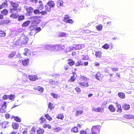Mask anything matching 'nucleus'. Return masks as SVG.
Returning a JSON list of instances; mask_svg holds the SVG:
<instances>
[{
	"label": "nucleus",
	"mask_w": 134,
	"mask_h": 134,
	"mask_svg": "<svg viewBox=\"0 0 134 134\" xmlns=\"http://www.w3.org/2000/svg\"><path fill=\"white\" fill-rule=\"evenodd\" d=\"M116 107H117V109L116 111L119 113L122 112V109L121 107V105L118 104V103H116Z\"/></svg>",
	"instance_id": "4be33fe9"
},
{
	"label": "nucleus",
	"mask_w": 134,
	"mask_h": 134,
	"mask_svg": "<svg viewBox=\"0 0 134 134\" xmlns=\"http://www.w3.org/2000/svg\"><path fill=\"white\" fill-rule=\"evenodd\" d=\"M13 45L16 46H18L19 44V40L14 41L13 42Z\"/></svg>",
	"instance_id": "8fccbe9b"
},
{
	"label": "nucleus",
	"mask_w": 134,
	"mask_h": 134,
	"mask_svg": "<svg viewBox=\"0 0 134 134\" xmlns=\"http://www.w3.org/2000/svg\"><path fill=\"white\" fill-rule=\"evenodd\" d=\"M3 99L4 100H6L8 99V96L5 94L2 97Z\"/></svg>",
	"instance_id": "0e129e2a"
},
{
	"label": "nucleus",
	"mask_w": 134,
	"mask_h": 134,
	"mask_svg": "<svg viewBox=\"0 0 134 134\" xmlns=\"http://www.w3.org/2000/svg\"><path fill=\"white\" fill-rule=\"evenodd\" d=\"M29 80L32 81H35L38 79V78L36 75H30L29 76Z\"/></svg>",
	"instance_id": "9b49d317"
},
{
	"label": "nucleus",
	"mask_w": 134,
	"mask_h": 134,
	"mask_svg": "<svg viewBox=\"0 0 134 134\" xmlns=\"http://www.w3.org/2000/svg\"><path fill=\"white\" fill-rule=\"evenodd\" d=\"M36 128L35 127H33L30 131L31 134H35L36 133Z\"/></svg>",
	"instance_id": "c756f323"
},
{
	"label": "nucleus",
	"mask_w": 134,
	"mask_h": 134,
	"mask_svg": "<svg viewBox=\"0 0 134 134\" xmlns=\"http://www.w3.org/2000/svg\"><path fill=\"white\" fill-rule=\"evenodd\" d=\"M10 134H19L18 131H13L10 133Z\"/></svg>",
	"instance_id": "774afa93"
},
{
	"label": "nucleus",
	"mask_w": 134,
	"mask_h": 134,
	"mask_svg": "<svg viewBox=\"0 0 134 134\" xmlns=\"http://www.w3.org/2000/svg\"><path fill=\"white\" fill-rule=\"evenodd\" d=\"M15 98V96L14 95L10 94L8 96V98L10 100H14Z\"/></svg>",
	"instance_id": "a18cd8bd"
},
{
	"label": "nucleus",
	"mask_w": 134,
	"mask_h": 134,
	"mask_svg": "<svg viewBox=\"0 0 134 134\" xmlns=\"http://www.w3.org/2000/svg\"><path fill=\"white\" fill-rule=\"evenodd\" d=\"M7 3L8 2L7 1H5V2H3L2 4L0 5V9H1L3 8L7 7L8 5Z\"/></svg>",
	"instance_id": "6ab92c4d"
},
{
	"label": "nucleus",
	"mask_w": 134,
	"mask_h": 134,
	"mask_svg": "<svg viewBox=\"0 0 134 134\" xmlns=\"http://www.w3.org/2000/svg\"><path fill=\"white\" fill-rule=\"evenodd\" d=\"M40 16H34L30 17V19L33 20L32 22L33 24H37L39 23L40 21Z\"/></svg>",
	"instance_id": "20e7f679"
},
{
	"label": "nucleus",
	"mask_w": 134,
	"mask_h": 134,
	"mask_svg": "<svg viewBox=\"0 0 134 134\" xmlns=\"http://www.w3.org/2000/svg\"><path fill=\"white\" fill-rule=\"evenodd\" d=\"M12 126L13 129L17 130L18 129L19 125L18 123L14 122L13 123Z\"/></svg>",
	"instance_id": "dca6fc26"
},
{
	"label": "nucleus",
	"mask_w": 134,
	"mask_h": 134,
	"mask_svg": "<svg viewBox=\"0 0 134 134\" xmlns=\"http://www.w3.org/2000/svg\"><path fill=\"white\" fill-rule=\"evenodd\" d=\"M71 131L74 133H77L79 131L78 128L76 126L72 128Z\"/></svg>",
	"instance_id": "2f4dec72"
},
{
	"label": "nucleus",
	"mask_w": 134,
	"mask_h": 134,
	"mask_svg": "<svg viewBox=\"0 0 134 134\" xmlns=\"http://www.w3.org/2000/svg\"><path fill=\"white\" fill-rule=\"evenodd\" d=\"M41 123H43L46 120V119L43 118V116L41 117L40 118Z\"/></svg>",
	"instance_id": "bf43d9fd"
},
{
	"label": "nucleus",
	"mask_w": 134,
	"mask_h": 134,
	"mask_svg": "<svg viewBox=\"0 0 134 134\" xmlns=\"http://www.w3.org/2000/svg\"><path fill=\"white\" fill-rule=\"evenodd\" d=\"M72 73L73 75L68 80V81L69 82H74L76 79V77L75 76L76 75V74L74 72H72Z\"/></svg>",
	"instance_id": "9d476101"
},
{
	"label": "nucleus",
	"mask_w": 134,
	"mask_h": 134,
	"mask_svg": "<svg viewBox=\"0 0 134 134\" xmlns=\"http://www.w3.org/2000/svg\"><path fill=\"white\" fill-rule=\"evenodd\" d=\"M25 52L24 53V54L25 55L29 56L30 55V51L27 48L25 49Z\"/></svg>",
	"instance_id": "393cba45"
},
{
	"label": "nucleus",
	"mask_w": 134,
	"mask_h": 134,
	"mask_svg": "<svg viewBox=\"0 0 134 134\" xmlns=\"http://www.w3.org/2000/svg\"><path fill=\"white\" fill-rule=\"evenodd\" d=\"M102 48L105 49H108L110 48V45L107 43H105L102 47Z\"/></svg>",
	"instance_id": "c85d7f7f"
},
{
	"label": "nucleus",
	"mask_w": 134,
	"mask_h": 134,
	"mask_svg": "<svg viewBox=\"0 0 134 134\" xmlns=\"http://www.w3.org/2000/svg\"><path fill=\"white\" fill-rule=\"evenodd\" d=\"M69 16L66 14L64 15L63 21L66 23H69L70 24H72L74 23V21L72 19H70Z\"/></svg>",
	"instance_id": "7ed1b4c3"
},
{
	"label": "nucleus",
	"mask_w": 134,
	"mask_h": 134,
	"mask_svg": "<svg viewBox=\"0 0 134 134\" xmlns=\"http://www.w3.org/2000/svg\"><path fill=\"white\" fill-rule=\"evenodd\" d=\"M47 47H49L51 48V49L52 51H53L55 52H56L59 50V48L58 45L57 44L55 45L54 46H52L51 47H50L49 46H47Z\"/></svg>",
	"instance_id": "f8f14e48"
},
{
	"label": "nucleus",
	"mask_w": 134,
	"mask_h": 134,
	"mask_svg": "<svg viewBox=\"0 0 134 134\" xmlns=\"http://www.w3.org/2000/svg\"><path fill=\"white\" fill-rule=\"evenodd\" d=\"M6 102L3 101V100H0V107L2 108L4 107L6 108L7 107Z\"/></svg>",
	"instance_id": "ddd939ff"
},
{
	"label": "nucleus",
	"mask_w": 134,
	"mask_h": 134,
	"mask_svg": "<svg viewBox=\"0 0 134 134\" xmlns=\"http://www.w3.org/2000/svg\"><path fill=\"white\" fill-rule=\"evenodd\" d=\"M53 130L54 132H58L61 131L62 129L60 127H57L53 128Z\"/></svg>",
	"instance_id": "58836bf2"
},
{
	"label": "nucleus",
	"mask_w": 134,
	"mask_h": 134,
	"mask_svg": "<svg viewBox=\"0 0 134 134\" xmlns=\"http://www.w3.org/2000/svg\"><path fill=\"white\" fill-rule=\"evenodd\" d=\"M41 30V28L40 27H38L35 28V31L37 32H38Z\"/></svg>",
	"instance_id": "052dcab7"
},
{
	"label": "nucleus",
	"mask_w": 134,
	"mask_h": 134,
	"mask_svg": "<svg viewBox=\"0 0 134 134\" xmlns=\"http://www.w3.org/2000/svg\"><path fill=\"white\" fill-rule=\"evenodd\" d=\"M1 13L4 15L7 14L8 12V11L7 9H4L1 12Z\"/></svg>",
	"instance_id": "5fc2aeb1"
},
{
	"label": "nucleus",
	"mask_w": 134,
	"mask_h": 134,
	"mask_svg": "<svg viewBox=\"0 0 134 134\" xmlns=\"http://www.w3.org/2000/svg\"><path fill=\"white\" fill-rule=\"evenodd\" d=\"M118 96L121 99H124L125 98V93L122 92H119L118 93Z\"/></svg>",
	"instance_id": "bb28decb"
},
{
	"label": "nucleus",
	"mask_w": 134,
	"mask_h": 134,
	"mask_svg": "<svg viewBox=\"0 0 134 134\" xmlns=\"http://www.w3.org/2000/svg\"><path fill=\"white\" fill-rule=\"evenodd\" d=\"M39 3L40 5H39V7H38V9H36L34 10L33 12L36 15L40 14H41L42 15H43L42 11L41 12L39 9L40 10H42L44 8V5L42 1H39Z\"/></svg>",
	"instance_id": "f03ea898"
},
{
	"label": "nucleus",
	"mask_w": 134,
	"mask_h": 134,
	"mask_svg": "<svg viewBox=\"0 0 134 134\" xmlns=\"http://www.w3.org/2000/svg\"><path fill=\"white\" fill-rule=\"evenodd\" d=\"M5 35V32L1 30H0V37H4Z\"/></svg>",
	"instance_id": "79ce46f5"
},
{
	"label": "nucleus",
	"mask_w": 134,
	"mask_h": 134,
	"mask_svg": "<svg viewBox=\"0 0 134 134\" xmlns=\"http://www.w3.org/2000/svg\"><path fill=\"white\" fill-rule=\"evenodd\" d=\"M9 122L8 121H5L3 122L2 124V126L4 127H6L8 126Z\"/></svg>",
	"instance_id": "c03bdc74"
},
{
	"label": "nucleus",
	"mask_w": 134,
	"mask_h": 134,
	"mask_svg": "<svg viewBox=\"0 0 134 134\" xmlns=\"http://www.w3.org/2000/svg\"><path fill=\"white\" fill-rule=\"evenodd\" d=\"M80 79L81 81H85L88 80V78L84 76H81L80 77Z\"/></svg>",
	"instance_id": "c9c22d12"
},
{
	"label": "nucleus",
	"mask_w": 134,
	"mask_h": 134,
	"mask_svg": "<svg viewBox=\"0 0 134 134\" xmlns=\"http://www.w3.org/2000/svg\"><path fill=\"white\" fill-rule=\"evenodd\" d=\"M30 23V21L27 20L24 22L22 24V26L23 27H26L28 26Z\"/></svg>",
	"instance_id": "412c9836"
},
{
	"label": "nucleus",
	"mask_w": 134,
	"mask_h": 134,
	"mask_svg": "<svg viewBox=\"0 0 134 134\" xmlns=\"http://www.w3.org/2000/svg\"><path fill=\"white\" fill-rule=\"evenodd\" d=\"M83 112L82 110H77L76 111L75 115L76 116H79L82 114Z\"/></svg>",
	"instance_id": "e433bc0d"
},
{
	"label": "nucleus",
	"mask_w": 134,
	"mask_h": 134,
	"mask_svg": "<svg viewBox=\"0 0 134 134\" xmlns=\"http://www.w3.org/2000/svg\"><path fill=\"white\" fill-rule=\"evenodd\" d=\"M75 89L77 93H79L81 91V89L79 87H76L75 88Z\"/></svg>",
	"instance_id": "6e6d98bb"
},
{
	"label": "nucleus",
	"mask_w": 134,
	"mask_h": 134,
	"mask_svg": "<svg viewBox=\"0 0 134 134\" xmlns=\"http://www.w3.org/2000/svg\"><path fill=\"white\" fill-rule=\"evenodd\" d=\"M44 116L49 121H50L52 119V118L48 114H46Z\"/></svg>",
	"instance_id": "de8ad7c7"
},
{
	"label": "nucleus",
	"mask_w": 134,
	"mask_h": 134,
	"mask_svg": "<svg viewBox=\"0 0 134 134\" xmlns=\"http://www.w3.org/2000/svg\"><path fill=\"white\" fill-rule=\"evenodd\" d=\"M105 76H107L108 75H109L110 77L112 76V74H109V73L107 71H106L105 73Z\"/></svg>",
	"instance_id": "338daca9"
},
{
	"label": "nucleus",
	"mask_w": 134,
	"mask_h": 134,
	"mask_svg": "<svg viewBox=\"0 0 134 134\" xmlns=\"http://www.w3.org/2000/svg\"><path fill=\"white\" fill-rule=\"evenodd\" d=\"M48 107L50 110H52L54 108L55 106L52 103L49 102L48 105Z\"/></svg>",
	"instance_id": "7c9ffc66"
},
{
	"label": "nucleus",
	"mask_w": 134,
	"mask_h": 134,
	"mask_svg": "<svg viewBox=\"0 0 134 134\" xmlns=\"http://www.w3.org/2000/svg\"><path fill=\"white\" fill-rule=\"evenodd\" d=\"M47 4L51 8H53L55 5V4L54 2L52 1H49L47 3Z\"/></svg>",
	"instance_id": "a211bd4d"
},
{
	"label": "nucleus",
	"mask_w": 134,
	"mask_h": 134,
	"mask_svg": "<svg viewBox=\"0 0 134 134\" xmlns=\"http://www.w3.org/2000/svg\"><path fill=\"white\" fill-rule=\"evenodd\" d=\"M59 50L60 51L62 49H64L65 46L64 45H58Z\"/></svg>",
	"instance_id": "864d4df0"
},
{
	"label": "nucleus",
	"mask_w": 134,
	"mask_h": 134,
	"mask_svg": "<svg viewBox=\"0 0 134 134\" xmlns=\"http://www.w3.org/2000/svg\"><path fill=\"white\" fill-rule=\"evenodd\" d=\"M45 10L42 11L43 15L47 14L48 12H50L51 10V8L49 6L46 5L45 6Z\"/></svg>",
	"instance_id": "0eeeda50"
},
{
	"label": "nucleus",
	"mask_w": 134,
	"mask_h": 134,
	"mask_svg": "<svg viewBox=\"0 0 134 134\" xmlns=\"http://www.w3.org/2000/svg\"><path fill=\"white\" fill-rule=\"evenodd\" d=\"M18 16V15L16 13H12L10 15V17L13 19H16Z\"/></svg>",
	"instance_id": "4c0bfd02"
},
{
	"label": "nucleus",
	"mask_w": 134,
	"mask_h": 134,
	"mask_svg": "<svg viewBox=\"0 0 134 134\" xmlns=\"http://www.w3.org/2000/svg\"><path fill=\"white\" fill-rule=\"evenodd\" d=\"M122 108L125 110H127L129 109L130 108V106L129 105L126 103L123 104L122 106Z\"/></svg>",
	"instance_id": "a878e982"
},
{
	"label": "nucleus",
	"mask_w": 134,
	"mask_h": 134,
	"mask_svg": "<svg viewBox=\"0 0 134 134\" xmlns=\"http://www.w3.org/2000/svg\"><path fill=\"white\" fill-rule=\"evenodd\" d=\"M74 48L76 50L81 49V45L80 44L76 45H75Z\"/></svg>",
	"instance_id": "37998d69"
},
{
	"label": "nucleus",
	"mask_w": 134,
	"mask_h": 134,
	"mask_svg": "<svg viewBox=\"0 0 134 134\" xmlns=\"http://www.w3.org/2000/svg\"><path fill=\"white\" fill-rule=\"evenodd\" d=\"M95 56L97 58H101L102 57V52L101 51H98L95 52Z\"/></svg>",
	"instance_id": "f3484780"
},
{
	"label": "nucleus",
	"mask_w": 134,
	"mask_h": 134,
	"mask_svg": "<svg viewBox=\"0 0 134 134\" xmlns=\"http://www.w3.org/2000/svg\"><path fill=\"white\" fill-rule=\"evenodd\" d=\"M51 95L54 98H57L58 97H59V96L57 94H54L53 93H51Z\"/></svg>",
	"instance_id": "13d9d810"
},
{
	"label": "nucleus",
	"mask_w": 134,
	"mask_h": 134,
	"mask_svg": "<svg viewBox=\"0 0 134 134\" xmlns=\"http://www.w3.org/2000/svg\"><path fill=\"white\" fill-rule=\"evenodd\" d=\"M43 127L44 128H48L49 129H51L52 127L50 125L48 124H44L43 125Z\"/></svg>",
	"instance_id": "3c124183"
},
{
	"label": "nucleus",
	"mask_w": 134,
	"mask_h": 134,
	"mask_svg": "<svg viewBox=\"0 0 134 134\" xmlns=\"http://www.w3.org/2000/svg\"><path fill=\"white\" fill-rule=\"evenodd\" d=\"M100 130V126L99 125H96L92 126L90 130L87 129L85 130H82L80 131V134H99Z\"/></svg>",
	"instance_id": "f257e3e1"
},
{
	"label": "nucleus",
	"mask_w": 134,
	"mask_h": 134,
	"mask_svg": "<svg viewBox=\"0 0 134 134\" xmlns=\"http://www.w3.org/2000/svg\"><path fill=\"white\" fill-rule=\"evenodd\" d=\"M65 36H66V34L63 32H60L58 35L59 37H62Z\"/></svg>",
	"instance_id": "603ef678"
},
{
	"label": "nucleus",
	"mask_w": 134,
	"mask_h": 134,
	"mask_svg": "<svg viewBox=\"0 0 134 134\" xmlns=\"http://www.w3.org/2000/svg\"><path fill=\"white\" fill-rule=\"evenodd\" d=\"M103 109L101 107H99L97 108H93L92 109V110L93 111L99 112L102 111Z\"/></svg>",
	"instance_id": "b1692460"
},
{
	"label": "nucleus",
	"mask_w": 134,
	"mask_h": 134,
	"mask_svg": "<svg viewBox=\"0 0 134 134\" xmlns=\"http://www.w3.org/2000/svg\"><path fill=\"white\" fill-rule=\"evenodd\" d=\"M14 120L18 122H20L21 121V118L18 116H16L15 117Z\"/></svg>",
	"instance_id": "49530a36"
},
{
	"label": "nucleus",
	"mask_w": 134,
	"mask_h": 134,
	"mask_svg": "<svg viewBox=\"0 0 134 134\" xmlns=\"http://www.w3.org/2000/svg\"><path fill=\"white\" fill-rule=\"evenodd\" d=\"M96 29L98 31H100L102 30L103 28V26L102 24H100L96 26Z\"/></svg>",
	"instance_id": "473e14b6"
},
{
	"label": "nucleus",
	"mask_w": 134,
	"mask_h": 134,
	"mask_svg": "<svg viewBox=\"0 0 134 134\" xmlns=\"http://www.w3.org/2000/svg\"><path fill=\"white\" fill-rule=\"evenodd\" d=\"M67 61L68 62V64L71 66L74 65L75 63L73 59L71 58L68 59Z\"/></svg>",
	"instance_id": "2eb2a0df"
},
{
	"label": "nucleus",
	"mask_w": 134,
	"mask_h": 134,
	"mask_svg": "<svg viewBox=\"0 0 134 134\" xmlns=\"http://www.w3.org/2000/svg\"><path fill=\"white\" fill-rule=\"evenodd\" d=\"M44 130L40 128L38 129L37 131V134H43L44 132Z\"/></svg>",
	"instance_id": "72a5a7b5"
},
{
	"label": "nucleus",
	"mask_w": 134,
	"mask_h": 134,
	"mask_svg": "<svg viewBox=\"0 0 134 134\" xmlns=\"http://www.w3.org/2000/svg\"><path fill=\"white\" fill-rule=\"evenodd\" d=\"M78 83L80 86H82L85 87H88L89 86V84L87 81H85L84 82H78Z\"/></svg>",
	"instance_id": "6e6552de"
},
{
	"label": "nucleus",
	"mask_w": 134,
	"mask_h": 134,
	"mask_svg": "<svg viewBox=\"0 0 134 134\" xmlns=\"http://www.w3.org/2000/svg\"><path fill=\"white\" fill-rule=\"evenodd\" d=\"M28 40V38L26 36H24L22 40V43L23 44L25 45L27 43Z\"/></svg>",
	"instance_id": "cd10ccee"
},
{
	"label": "nucleus",
	"mask_w": 134,
	"mask_h": 134,
	"mask_svg": "<svg viewBox=\"0 0 134 134\" xmlns=\"http://www.w3.org/2000/svg\"><path fill=\"white\" fill-rule=\"evenodd\" d=\"M25 16L23 15H21L18 17V20L20 21L23 20L25 19Z\"/></svg>",
	"instance_id": "ea45409f"
},
{
	"label": "nucleus",
	"mask_w": 134,
	"mask_h": 134,
	"mask_svg": "<svg viewBox=\"0 0 134 134\" xmlns=\"http://www.w3.org/2000/svg\"><path fill=\"white\" fill-rule=\"evenodd\" d=\"M29 59L23 60L22 61V64L24 66H27L29 64Z\"/></svg>",
	"instance_id": "aec40b11"
},
{
	"label": "nucleus",
	"mask_w": 134,
	"mask_h": 134,
	"mask_svg": "<svg viewBox=\"0 0 134 134\" xmlns=\"http://www.w3.org/2000/svg\"><path fill=\"white\" fill-rule=\"evenodd\" d=\"M109 110L111 112H115V108L114 106L112 104L110 105L108 107Z\"/></svg>",
	"instance_id": "5701e85b"
},
{
	"label": "nucleus",
	"mask_w": 134,
	"mask_h": 134,
	"mask_svg": "<svg viewBox=\"0 0 134 134\" xmlns=\"http://www.w3.org/2000/svg\"><path fill=\"white\" fill-rule=\"evenodd\" d=\"M10 22V21L8 19H7L6 20H3L2 22V23H1V24H6L9 23Z\"/></svg>",
	"instance_id": "a19ab883"
},
{
	"label": "nucleus",
	"mask_w": 134,
	"mask_h": 134,
	"mask_svg": "<svg viewBox=\"0 0 134 134\" xmlns=\"http://www.w3.org/2000/svg\"><path fill=\"white\" fill-rule=\"evenodd\" d=\"M29 28L31 31H32L34 30H35V26L34 25H31L29 27Z\"/></svg>",
	"instance_id": "69168bd1"
},
{
	"label": "nucleus",
	"mask_w": 134,
	"mask_h": 134,
	"mask_svg": "<svg viewBox=\"0 0 134 134\" xmlns=\"http://www.w3.org/2000/svg\"><path fill=\"white\" fill-rule=\"evenodd\" d=\"M26 10L27 11L26 13V15L28 16H30L32 12L34 11V8L32 7H29L26 8Z\"/></svg>",
	"instance_id": "423d86ee"
},
{
	"label": "nucleus",
	"mask_w": 134,
	"mask_h": 134,
	"mask_svg": "<svg viewBox=\"0 0 134 134\" xmlns=\"http://www.w3.org/2000/svg\"><path fill=\"white\" fill-rule=\"evenodd\" d=\"M58 3H59L60 6H63V2L62 0H59L58 2Z\"/></svg>",
	"instance_id": "4d7b16f0"
},
{
	"label": "nucleus",
	"mask_w": 134,
	"mask_h": 134,
	"mask_svg": "<svg viewBox=\"0 0 134 134\" xmlns=\"http://www.w3.org/2000/svg\"><path fill=\"white\" fill-rule=\"evenodd\" d=\"M56 118L58 119L62 120L64 119V116L62 114H59L57 116Z\"/></svg>",
	"instance_id": "f704fd0d"
},
{
	"label": "nucleus",
	"mask_w": 134,
	"mask_h": 134,
	"mask_svg": "<svg viewBox=\"0 0 134 134\" xmlns=\"http://www.w3.org/2000/svg\"><path fill=\"white\" fill-rule=\"evenodd\" d=\"M96 77L97 79L100 81L103 78V76L100 72H98L96 74Z\"/></svg>",
	"instance_id": "1a4fd4ad"
},
{
	"label": "nucleus",
	"mask_w": 134,
	"mask_h": 134,
	"mask_svg": "<svg viewBox=\"0 0 134 134\" xmlns=\"http://www.w3.org/2000/svg\"><path fill=\"white\" fill-rule=\"evenodd\" d=\"M15 55V53L13 52L10 54L8 56V57L10 59L12 58L13 57H14Z\"/></svg>",
	"instance_id": "09e8293b"
},
{
	"label": "nucleus",
	"mask_w": 134,
	"mask_h": 134,
	"mask_svg": "<svg viewBox=\"0 0 134 134\" xmlns=\"http://www.w3.org/2000/svg\"><path fill=\"white\" fill-rule=\"evenodd\" d=\"M34 89L39 91L41 93L42 92L44 91V88L40 86L35 87L34 88Z\"/></svg>",
	"instance_id": "4468645a"
},
{
	"label": "nucleus",
	"mask_w": 134,
	"mask_h": 134,
	"mask_svg": "<svg viewBox=\"0 0 134 134\" xmlns=\"http://www.w3.org/2000/svg\"><path fill=\"white\" fill-rule=\"evenodd\" d=\"M10 3L13 7V9H10V13L12 12L13 10H16L18 9V7L19 6V4L18 3L13 1L10 2Z\"/></svg>",
	"instance_id": "39448f33"
},
{
	"label": "nucleus",
	"mask_w": 134,
	"mask_h": 134,
	"mask_svg": "<svg viewBox=\"0 0 134 134\" xmlns=\"http://www.w3.org/2000/svg\"><path fill=\"white\" fill-rule=\"evenodd\" d=\"M111 69L113 71H118L119 68H118L113 67L111 68Z\"/></svg>",
	"instance_id": "680f3d73"
},
{
	"label": "nucleus",
	"mask_w": 134,
	"mask_h": 134,
	"mask_svg": "<svg viewBox=\"0 0 134 134\" xmlns=\"http://www.w3.org/2000/svg\"><path fill=\"white\" fill-rule=\"evenodd\" d=\"M125 117L127 119H132V115H125Z\"/></svg>",
	"instance_id": "e2e57ef3"
}]
</instances>
